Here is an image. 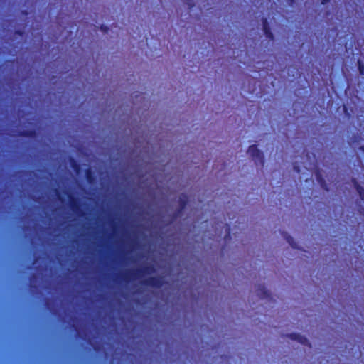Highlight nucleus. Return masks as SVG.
<instances>
[{
  "mask_svg": "<svg viewBox=\"0 0 364 364\" xmlns=\"http://www.w3.org/2000/svg\"><path fill=\"white\" fill-rule=\"evenodd\" d=\"M316 178H317L318 181L320 183L321 186L323 189H325L326 191H328L329 189H328V188L327 186V184L325 182V181L322 178L320 174H317Z\"/></svg>",
  "mask_w": 364,
  "mask_h": 364,
  "instance_id": "obj_14",
  "label": "nucleus"
},
{
  "mask_svg": "<svg viewBox=\"0 0 364 364\" xmlns=\"http://www.w3.org/2000/svg\"><path fill=\"white\" fill-rule=\"evenodd\" d=\"M70 165H71V167L73 168L74 171H75L76 172H78L79 170H80V165L74 159H70Z\"/></svg>",
  "mask_w": 364,
  "mask_h": 364,
  "instance_id": "obj_16",
  "label": "nucleus"
},
{
  "mask_svg": "<svg viewBox=\"0 0 364 364\" xmlns=\"http://www.w3.org/2000/svg\"><path fill=\"white\" fill-rule=\"evenodd\" d=\"M140 97V99L143 98L144 97L142 95H136V98Z\"/></svg>",
  "mask_w": 364,
  "mask_h": 364,
  "instance_id": "obj_28",
  "label": "nucleus"
},
{
  "mask_svg": "<svg viewBox=\"0 0 364 364\" xmlns=\"http://www.w3.org/2000/svg\"><path fill=\"white\" fill-rule=\"evenodd\" d=\"M114 244H115V245L117 244V242H116V241L114 242Z\"/></svg>",
  "mask_w": 364,
  "mask_h": 364,
  "instance_id": "obj_33",
  "label": "nucleus"
},
{
  "mask_svg": "<svg viewBox=\"0 0 364 364\" xmlns=\"http://www.w3.org/2000/svg\"><path fill=\"white\" fill-rule=\"evenodd\" d=\"M112 362H113V358H112V359L110 360V363L112 364Z\"/></svg>",
  "mask_w": 364,
  "mask_h": 364,
  "instance_id": "obj_29",
  "label": "nucleus"
},
{
  "mask_svg": "<svg viewBox=\"0 0 364 364\" xmlns=\"http://www.w3.org/2000/svg\"><path fill=\"white\" fill-rule=\"evenodd\" d=\"M263 31L267 38L269 40L274 39V35L270 30L267 20L266 18L263 19Z\"/></svg>",
  "mask_w": 364,
  "mask_h": 364,
  "instance_id": "obj_10",
  "label": "nucleus"
},
{
  "mask_svg": "<svg viewBox=\"0 0 364 364\" xmlns=\"http://www.w3.org/2000/svg\"><path fill=\"white\" fill-rule=\"evenodd\" d=\"M289 338H290L292 340L297 341L300 343L305 345V346H309L310 343L309 340L304 337V336L299 334V333H291L288 336Z\"/></svg>",
  "mask_w": 364,
  "mask_h": 364,
  "instance_id": "obj_8",
  "label": "nucleus"
},
{
  "mask_svg": "<svg viewBox=\"0 0 364 364\" xmlns=\"http://www.w3.org/2000/svg\"><path fill=\"white\" fill-rule=\"evenodd\" d=\"M101 29L104 31V32H107V30H108V28L105 26H101Z\"/></svg>",
  "mask_w": 364,
  "mask_h": 364,
  "instance_id": "obj_25",
  "label": "nucleus"
},
{
  "mask_svg": "<svg viewBox=\"0 0 364 364\" xmlns=\"http://www.w3.org/2000/svg\"><path fill=\"white\" fill-rule=\"evenodd\" d=\"M137 215H141V213H137Z\"/></svg>",
  "mask_w": 364,
  "mask_h": 364,
  "instance_id": "obj_30",
  "label": "nucleus"
},
{
  "mask_svg": "<svg viewBox=\"0 0 364 364\" xmlns=\"http://www.w3.org/2000/svg\"><path fill=\"white\" fill-rule=\"evenodd\" d=\"M141 284L148 287L159 289L164 284V279L161 277H150L142 280Z\"/></svg>",
  "mask_w": 364,
  "mask_h": 364,
  "instance_id": "obj_5",
  "label": "nucleus"
},
{
  "mask_svg": "<svg viewBox=\"0 0 364 364\" xmlns=\"http://www.w3.org/2000/svg\"><path fill=\"white\" fill-rule=\"evenodd\" d=\"M14 34L18 36H23L24 34V32L22 30H16L14 31Z\"/></svg>",
  "mask_w": 364,
  "mask_h": 364,
  "instance_id": "obj_21",
  "label": "nucleus"
},
{
  "mask_svg": "<svg viewBox=\"0 0 364 364\" xmlns=\"http://www.w3.org/2000/svg\"><path fill=\"white\" fill-rule=\"evenodd\" d=\"M353 183L354 187L355 188L358 193L360 196V199L364 201V188L360 185L358 184L355 179L353 180Z\"/></svg>",
  "mask_w": 364,
  "mask_h": 364,
  "instance_id": "obj_12",
  "label": "nucleus"
},
{
  "mask_svg": "<svg viewBox=\"0 0 364 364\" xmlns=\"http://www.w3.org/2000/svg\"><path fill=\"white\" fill-rule=\"evenodd\" d=\"M247 153L251 156L257 166L262 168L264 166V160L263 153L257 148V145L250 146Z\"/></svg>",
  "mask_w": 364,
  "mask_h": 364,
  "instance_id": "obj_3",
  "label": "nucleus"
},
{
  "mask_svg": "<svg viewBox=\"0 0 364 364\" xmlns=\"http://www.w3.org/2000/svg\"><path fill=\"white\" fill-rule=\"evenodd\" d=\"M329 1L330 0H321V4L324 5L328 4Z\"/></svg>",
  "mask_w": 364,
  "mask_h": 364,
  "instance_id": "obj_27",
  "label": "nucleus"
},
{
  "mask_svg": "<svg viewBox=\"0 0 364 364\" xmlns=\"http://www.w3.org/2000/svg\"><path fill=\"white\" fill-rule=\"evenodd\" d=\"M289 6H293L294 0H287Z\"/></svg>",
  "mask_w": 364,
  "mask_h": 364,
  "instance_id": "obj_26",
  "label": "nucleus"
},
{
  "mask_svg": "<svg viewBox=\"0 0 364 364\" xmlns=\"http://www.w3.org/2000/svg\"><path fill=\"white\" fill-rule=\"evenodd\" d=\"M125 259L132 263H134L136 262L134 257L132 255H130V256L127 255Z\"/></svg>",
  "mask_w": 364,
  "mask_h": 364,
  "instance_id": "obj_19",
  "label": "nucleus"
},
{
  "mask_svg": "<svg viewBox=\"0 0 364 364\" xmlns=\"http://www.w3.org/2000/svg\"><path fill=\"white\" fill-rule=\"evenodd\" d=\"M358 70L361 75H364V65L359 62Z\"/></svg>",
  "mask_w": 364,
  "mask_h": 364,
  "instance_id": "obj_20",
  "label": "nucleus"
},
{
  "mask_svg": "<svg viewBox=\"0 0 364 364\" xmlns=\"http://www.w3.org/2000/svg\"><path fill=\"white\" fill-rule=\"evenodd\" d=\"M110 191L108 208V280H109V319L110 326L114 322V195Z\"/></svg>",
  "mask_w": 364,
  "mask_h": 364,
  "instance_id": "obj_1",
  "label": "nucleus"
},
{
  "mask_svg": "<svg viewBox=\"0 0 364 364\" xmlns=\"http://www.w3.org/2000/svg\"><path fill=\"white\" fill-rule=\"evenodd\" d=\"M306 157L309 161L304 162V168L306 169L311 168L312 166H314L316 163V156L314 154H312V156H310L309 154H306Z\"/></svg>",
  "mask_w": 364,
  "mask_h": 364,
  "instance_id": "obj_11",
  "label": "nucleus"
},
{
  "mask_svg": "<svg viewBox=\"0 0 364 364\" xmlns=\"http://www.w3.org/2000/svg\"><path fill=\"white\" fill-rule=\"evenodd\" d=\"M225 231L227 232V234L225 235V238L228 237L229 234H230V228L228 227H226L225 228Z\"/></svg>",
  "mask_w": 364,
  "mask_h": 364,
  "instance_id": "obj_24",
  "label": "nucleus"
},
{
  "mask_svg": "<svg viewBox=\"0 0 364 364\" xmlns=\"http://www.w3.org/2000/svg\"><path fill=\"white\" fill-rule=\"evenodd\" d=\"M294 170L296 172H297V173H300L301 172V170L299 169V167L297 165V161H295L294 164Z\"/></svg>",
  "mask_w": 364,
  "mask_h": 364,
  "instance_id": "obj_22",
  "label": "nucleus"
},
{
  "mask_svg": "<svg viewBox=\"0 0 364 364\" xmlns=\"http://www.w3.org/2000/svg\"><path fill=\"white\" fill-rule=\"evenodd\" d=\"M155 272V269L152 266L140 267L136 269L126 270L123 273V279L126 282L135 281L141 279L145 275L151 274Z\"/></svg>",
  "mask_w": 364,
  "mask_h": 364,
  "instance_id": "obj_2",
  "label": "nucleus"
},
{
  "mask_svg": "<svg viewBox=\"0 0 364 364\" xmlns=\"http://www.w3.org/2000/svg\"><path fill=\"white\" fill-rule=\"evenodd\" d=\"M255 291L257 295L262 299H270L269 292L266 289L264 285L263 284H257L255 285Z\"/></svg>",
  "mask_w": 364,
  "mask_h": 364,
  "instance_id": "obj_7",
  "label": "nucleus"
},
{
  "mask_svg": "<svg viewBox=\"0 0 364 364\" xmlns=\"http://www.w3.org/2000/svg\"><path fill=\"white\" fill-rule=\"evenodd\" d=\"M70 165H71V167L73 168L74 171H75L76 172H78L79 170H80V165L74 159H70Z\"/></svg>",
  "mask_w": 364,
  "mask_h": 364,
  "instance_id": "obj_15",
  "label": "nucleus"
},
{
  "mask_svg": "<svg viewBox=\"0 0 364 364\" xmlns=\"http://www.w3.org/2000/svg\"><path fill=\"white\" fill-rule=\"evenodd\" d=\"M178 205L179 207L178 209L173 213L171 215V219L170 223H173L176 221L178 218H181L183 213V211L186 207V205L188 202V198L186 194L181 193L178 196Z\"/></svg>",
  "mask_w": 364,
  "mask_h": 364,
  "instance_id": "obj_4",
  "label": "nucleus"
},
{
  "mask_svg": "<svg viewBox=\"0 0 364 364\" xmlns=\"http://www.w3.org/2000/svg\"><path fill=\"white\" fill-rule=\"evenodd\" d=\"M114 228H117V225H114Z\"/></svg>",
  "mask_w": 364,
  "mask_h": 364,
  "instance_id": "obj_32",
  "label": "nucleus"
},
{
  "mask_svg": "<svg viewBox=\"0 0 364 364\" xmlns=\"http://www.w3.org/2000/svg\"><path fill=\"white\" fill-rule=\"evenodd\" d=\"M18 136L26 138H35L37 132L35 129H26L18 132Z\"/></svg>",
  "mask_w": 364,
  "mask_h": 364,
  "instance_id": "obj_9",
  "label": "nucleus"
},
{
  "mask_svg": "<svg viewBox=\"0 0 364 364\" xmlns=\"http://www.w3.org/2000/svg\"><path fill=\"white\" fill-rule=\"evenodd\" d=\"M68 198L69 200V206L70 210L77 214H79L81 211V203L80 200L71 193H68Z\"/></svg>",
  "mask_w": 364,
  "mask_h": 364,
  "instance_id": "obj_6",
  "label": "nucleus"
},
{
  "mask_svg": "<svg viewBox=\"0 0 364 364\" xmlns=\"http://www.w3.org/2000/svg\"><path fill=\"white\" fill-rule=\"evenodd\" d=\"M117 111L115 109V111H114L115 116L117 115Z\"/></svg>",
  "mask_w": 364,
  "mask_h": 364,
  "instance_id": "obj_31",
  "label": "nucleus"
},
{
  "mask_svg": "<svg viewBox=\"0 0 364 364\" xmlns=\"http://www.w3.org/2000/svg\"><path fill=\"white\" fill-rule=\"evenodd\" d=\"M131 243H132V246L134 247L137 243L136 238L132 239L131 240Z\"/></svg>",
  "mask_w": 364,
  "mask_h": 364,
  "instance_id": "obj_23",
  "label": "nucleus"
},
{
  "mask_svg": "<svg viewBox=\"0 0 364 364\" xmlns=\"http://www.w3.org/2000/svg\"><path fill=\"white\" fill-rule=\"evenodd\" d=\"M284 237L286 240V241L293 247L296 248V243L294 242V238L291 236L285 233L284 235Z\"/></svg>",
  "mask_w": 364,
  "mask_h": 364,
  "instance_id": "obj_13",
  "label": "nucleus"
},
{
  "mask_svg": "<svg viewBox=\"0 0 364 364\" xmlns=\"http://www.w3.org/2000/svg\"><path fill=\"white\" fill-rule=\"evenodd\" d=\"M184 4L188 6L189 9L195 6L193 0H183Z\"/></svg>",
  "mask_w": 364,
  "mask_h": 364,
  "instance_id": "obj_18",
  "label": "nucleus"
},
{
  "mask_svg": "<svg viewBox=\"0 0 364 364\" xmlns=\"http://www.w3.org/2000/svg\"><path fill=\"white\" fill-rule=\"evenodd\" d=\"M85 177L88 182L91 183L93 180L92 173L90 168L85 170Z\"/></svg>",
  "mask_w": 364,
  "mask_h": 364,
  "instance_id": "obj_17",
  "label": "nucleus"
}]
</instances>
